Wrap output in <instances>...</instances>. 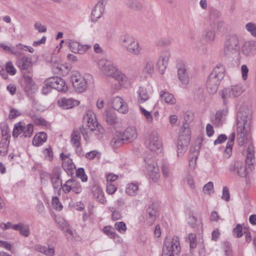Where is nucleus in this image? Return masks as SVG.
Masks as SVG:
<instances>
[{
    "mask_svg": "<svg viewBox=\"0 0 256 256\" xmlns=\"http://www.w3.org/2000/svg\"><path fill=\"white\" fill-rule=\"evenodd\" d=\"M138 92L139 96L138 100L140 103H143L149 99L150 96L146 88L140 87Z\"/></svg>",
    "mask_w": 256,
    "mask_h": 256,
    "instance_id": "nucleus-36",
    "label": "nucleus"
},
{
    "mask_svg": "<svg viewBox=\"0 0 256 256\" xmlns=\"http://www.w3.org/2000/svg\"><path fill=\"white\" fill-rule=\"evenodd\" d=\"M228 110L225 109L218 110L215 114L214 118L212 121L214 124L216 126H222L223 118L226 115Z\"/></svg>",
    "mask_w": 256,
    "mask_h": 256,
    "instance_id": "nucleus-26",
    "label": "nucleus"
},
{
    "mask_svg": "<svg viewBox=\"0 0 256 256\" xmlns=\"http://www.w3.org/2000/svg\"><path fill=\"white\" fill-rule=\"evenodd\" d=\"M239 49L238 38L236 36H232L224 42L223 54L226 57L230 58L236 54Z\"/></svg>",
    "mask_w": 256,
    "mask_h": 256,
    "instance_id": "nucleus-7",
    "label": "nucleus"
},
{
    "mask_svg": "<svg viewBox=\"0 0 256 256\" xmlns=\"http://www.w3.org/2000/svg\"><path fill=\"white\" fill-rule=\"evenodd\" d=\"M47 139V134L44 132H40L37 134L33 138V145L38 146L44 142Z\"/></svg>",
    "mask_w": 256,
    "mask_h": 256,
    "instance_id": "nucleus-31",
    "label": "nucleus"
},
{
    "mask_svg": "<svg viewBox=\"0 0 256 256\" xmlns=\"http://www.w3.org/2000/svg\"><path fill=\"white\" fill-rule=\"evenodd\" d=\"M138 190V184L132 182L128 184L126 189V192L129 196H134L137 194Z\"/></svg>",
    "mask_w": 256,
    "mask_h": 256,
    "instance_id": "nucleus-35",
    "label": "nucleus"
},
{
    "mask_svg": "<svg viewBox=\"0 0 256 256\" xmlns=\"http://www.w3.org/2000/svg\"><path fill=\"white\" fill-rule=\"evenodd\" d=\"M6 72L11 75H14L16 73V69L10 62H8L6 63Z\"/></svg>",
    "mask_w": 256,
    "mask_h": 256,
    "instance_id": "nucleus-60",
    "label": "nucleus"
},
{
    "mask_svg": "<svg viewBox=\"0 0 256 256\" xmlns=\"http://www.w3.org/2000/svg\"><path fill=\"white\" fill-rule=\"evenodd\" d=\"M52 208L58 211L62 210L63 208L62 204L57 196H53L52 198Z\"/></svg>",
    "mask_w": 256,
    "mask_h": 256,
    "instance_id": "nucleus-46",
    "label": "nucleus"
},
{
    "mask_svg": "<svg viewBox=\"0 0 256 256\" xmlns=\"http://www.w3.org/2000/svg\"><path fill=\"white\" fill-rule=\"evenodd\" d=\"M104 136V130L103 127L97 122V139L100 140Z\"/></svg>",
    "mask_w": 256,
    "mask_h": 256,
    "instance_id": "nucleus-63",
    "label": "nucleus"
},
{
    "mask_svg": "<svg viewBox=\"0 0 256 256\" xmlns=\"http://www.w3.org/2000/svg\"><path fill=\"white\" fill-rule=\"evenodd\" d=\"M110 210L112 212V220L116 221L121 218L122 214L120 211L114 210L113 208H110Z\"/></svg>",
    "mask_w": 256,
    "mask_h": 256,
    "instance_id": "nucleus-54",
    "label": "nucleus"
},
{
    "mask_svg": "<svg viewBox=\"0 0 256 256\" xmlns=\"http://www.w3.org/2000/svg\"><path fill=\"white\" fill-rule=\"evenodd\" d=\"M98 66L102 74L110 76L116 68V66L110 60L101 59L98 62Z\"/></svg>",
    "mask_w": 256,
    "mask_h": 256,
    "instance_id": "nucleus-12",
    "label": "nucleus"
},
{
    "mask_svg": "<svg viewBox=\"0 0 256 256\" xmlns=\"http://www.w3.org/2000/svg\"><path fill=\"white\" fill-rule=\"evenodd\" d=\"M112 108L120 114H125L128 112V104L120 96H116L112 99Z\"/></svg>",
    "mask_w": 256,
    "mask_h": 256,
    "instance_id": "nucleus-17",
    "label": "nucleus"
},
{
    "mask_svg": "<svg viewBox=\"0 0 256 256\" xmlns=\"http://www.w3.org/2000/svg\"><path fill=\"white\" fill-rule=\"evenodd\" d=\"M110 77L114 78L118 82L120 83V84L124 86L129 83L128 77L117 67Z\"/></svg>",
    "mask_w": 256,
    "mask_h": 256,
    "instance_id": "nucleus-21",
    "label": "nucleus"
},
{
    "mask_svg": "<svg viewBox=\"0 0 256 256\" xmlns=\"http://www.w3.org/2000/svg\"><path fill=\"white\" fill-rule=\"evenodd\" d=\"M70 81L74 90L78 92H82L88 87L87 78L83 76L79 72H74L70 77Z\"/></svg>",
    "mask_w": 256,
    "mask_h": 256,
    "instance_id": "nucleus-8",
    "label": "nucleus"
},
{
    "mask_svg": "<svg viewBox=\"0 0 256 256\" xmlns=\"http://www.w3.org/2000/svg\"><path fill=\"white\" fill-rule=\"evenodd\" d=\"M76 176L80 178L82 182H86L88 180L86 175L84 172V169L83 168H79L76 171Z\"/></svg>",
    "mask_w": 256,
    "mask_h": 256,
    "instance_id": "nucleus-56",
    "label": "nucleus"
},
{
    "mask_svg": "<svg viewBox=\"0 0 256 256\" xmlns=\"http://www.w3.org/2000/svg\"><path fill=\"white\" fill-rule=\"evenodd\" d=\"M170 55V52L168 50H163L160 53L157 62V66L161 74H164L168 64Z\"/></svg>",
    "mask_w": 256,
    "mask_h": 256,
    "instance_id": "nucleus-16",
    "label": "nucleus"
},
{
    "mask_svg": "<svg viewBox=\"0 0 256 256\" xmlns=\"http://www.w3.org/2000/svg\"><path fill=\"white\" fill-rule=\"evenodd\" d=\"M73 179H70L68 180L62 186V190L66 194L68 193L71 190H72Z\"/></svg>",
    "mask_w": 256,
    "mask_h": 256,
    "instance_id": "nucleus-50",
    "label": "nucleus"
},
{
    "mask_svg": "<svg viewBox=\"0 0 256 256\" xmlns=\"http://www.w3.org/2000/svg\"><path fill=\"white\" fill-rule=\"evenodd\" d=\"M126 141L122 133L118 132H116V135L112 138L111 144L114 148H118L124 143Z\"/></svg>",
    "mask_w": 256,
    "mask_h": 256,
    "instance_id": "nucleus-33",
    "label": "nucleus"
},
{
    "mask_svg": "<svg viewBox=\"0 0 256 256\" xmlns=\"http://www.w3.org/2000/svg\"><path fill=\"white\" fill-rule=\"evenodd\" d=\"M48 78L44 81V85L42 87V92L44 94H47L50 92L52 88L51 84H48Z\"/></svg>",
    "mask_w": 256,
    "mask_h": 256,
    "instance_id": "nucleus-61",
    "label": "nucleus"
},
{
    "mask_svg": "<svg viewBox=\"0 0 256 256\" xmlns=\"http://www.w3.org/2000/svg\"><path fill=\"white\" fill-rule=\"evenodd\" d=\"M97 200L102 204H105L106 200L102 189L97 186Z\"/></svg>",
    "mask_w": 256,
    "mask_h": 256,
    "instance_id": "nucleus-52",
    "label": "nucleus"
},
{
    "mask_svg": "<svg viewBox=\"0 0 256 256\" xmlns=\"http://www.w3.org/2000/svg\"><path fill=\"white\" fill-rule=\"evenodd\" d=\"M246 28L252 36L256 38V25L254 23H248L246 25Z\"/></svg>",
    "mask_w": 256,
    "mask_h": 256,
    "instance_id": "nucleus-51",
    "label": "nucleus"
},
{
    "mask_svg": "<svg viewBox=\"0 0 256 256\" xmlns=\"http://www.w3.org/2000/svg\"><path fill=\"white\" fill-rule=\"evenodd\" d=\"M19 231L20 234L25 237L28 236L30 234L29 226L27 225H24L23 224L22 225Z\"/></svg>",
    "mask_w": 256,
    "mask_h": 256,
    "instance_id": "nucleus-57",
    "label": "nucleus"
},
{
    "mask_svg": "<svg viewBox=\"0 0 256 256\" xmlns=\"http://www.w3.org/2000/svg\"><path fill=\"white\" fill-rule=\"evenodd\" d=\"M34 28L36 30H38L40 33L46 32V27L42 25L41 22H37L34 24Z\"/></svg>",
    "mask_w": 256,
    "mask_h": 256,
    "instance_id": "nucleus-59",
    "label": "nucleus"
},
{
    "mask_svg": "<svg viewBox=\"0 0 256 256\" xmlns=\"http://www.w3.org/2000/svg\"><path fill=\"white\" fill-rule=\"evenodd\" d=\"M48 84H51L54 89L58 92H66L68 90V86L64 80L59 76L50 77L48 78Z\"/></svg>",
    "mask_w": 256,
    "mask_h": 256,
    "instance_id": "nucleus-13",
    "label": "nucleus"
},
{
    "mask_svg": "<svg viewBox=\"0 0 256 256\" xmlns=\"http://www.w3.org/2000/svg\"><path fill=\"white\" fill-rule=\"evenodd\" d=\"M202 36L206 41L213 40L215 38L214 25L210 24L209 27L206 28L203 32Z\"/></svg>",
    "mask_w": 256,
    "mask_h": 256,
    "instance_id": "nucleus-28",
    "label": "nucleus"
},
{
    "mask_svg": "<svg viewBox=\"0 0 256 256\" xmlns=\"http://www.w3.org/2000/svg\"><path fill=\"white\" fill-rule=\"evenodd\" d=\"M104 232L110 238L114 239L118 237V235L114 232V229L110 226H106L103 228Z\"/></svg>",
    "mask_w": 256,
    "mask_h": 256,
    "instance_id": "nucleus-43",
    "label": "nucleus"
},
{
    "mask_svg": "<svg viewBox=\"0 0 256 256\" xmlns=\"http://www.w3.org/2000/svg\"><path fill=\"white\" fill-rule=\"evenodd\" d=\"M127 6L130 8L136 10L141 8V4L137 0H129L127 3Z\"/></svg>",
    "mask_w": 256,
    "mask_h": 256,
    "instance_id": "nucleus-49",
    "label": "nucleus"
},
{
    "mask_svg": "<svg viewBox=\"0 0 256 256\" xmlns=\"http://www.w3.org/2000/svg\"><path fill=\"white\" fill-rule=\"evenodd\" d=\"M105 120L110 124H114L117 122V118L115 114L107 110L104 116Z\"/></svg>",
    "mask_w": 256,
    "mask_h": 256,
    "instance_id": "nucleus-38",
    "label": "nucleus"
},
{
    "mask_svg": "<svg viewBox=\"0 0 256 256\" xmlns=\"http://www.w3.org/2000/svg\"><path fill=\"white\" fill-rule=\"evenodd\" d=\"M96 114L92 110H89L87 112L86 114L84 116L83 119L84 125L80 127L79 130L74 128L71 134L70 142L74 147H78L81 145V136L80 133L82 134L84 140H87L88 138V133L86 128L84 127H87L90 130V132H94L96 130Z\"/></svg>",
    "mask_w": 256,
    "mask_h": 256,
    "instance_id": "nucleus-1",
    "label": "nucleus"
},
{
    "mask_svg": "<svg viewBox=\"0 0 256 256\" xmlns=\"http://www.w3.org/2000/svg\"><path fill=\"white\" fill-rule=\"evenodd\" d=\"M61 171L59 169L54 170L52 174L43 172L40 174V178L42 180L44 177L50 178L54 190H56L60 186H62V180L60 179Z\"/></svg>",
    "mask_w": 256,
    "mask_h": 256,
    "instance_id": "nucleus-10",
    "label": "nucleus"
},
{
    "mask_svg": "<svg viewBox=\"0 0 256 256\" xmlns=\"http://www.w3.org/2000/svg\"><path fill=\"white\" fill-rule=\"evenodd\" d=\"M226 256H232L231 244L229 242H224L223 244Z\"/></svg>",
    "mask_w": 256,
    "mask_h": 256,
    "instance_id": "nucleus-53",
    "label": "nucleus"
},
{
    "mask_svg": "<svg viewBox=\"0 0 256 256\" xmlns=\"http://www.w3.org/2000/svg\"><path fill=\"white\" fill-rule=\"evenodd\" d=\"M229 170L232 172L236 173L240 176L244 178L246 176V169L242 161H236L230 164Z\"/></svg>",
    "mask_w": 256,
    "mask_h": 256,
    "instance_id": "nucleus-18",
    "label": "nucleus"
},
{
    "mask_svg": "<svg viewBox=\"0 0 256 256\" xmlns=\"http://www.w3.org/2000/svg\"><path fill=\"white\" fill-rule=\"evenodd\" d=\"M76 194H80L82 190V188L80 184L73 180L72 190Z\"/></svg>",
    "mask_w": 256,
    "mask_h": 256,
    "instance_id": "nucleus-58",
    "label": "nucleus"
},
{
    "mask_svg": "<svg viewBox=\"0 0 256 256\" xmlns=\"http://www.w3.org/2000/svg\"><path fill=\"white\" fill-rule=\"evenodd\" d=\"M256 50V44L253 41L245 42L242 47V52L246 56H249L254 53Z\"/></svg>",
    "mask_w": 256,
    "mask_h": 256,
    "instance_id": "nucleus-25",
    "label": "nucleus"
},
{
    "mask_svg": "<svg viewBox=\"0 0 256 256\" xmlns=\"http://www.w3.org/2000/svg\"><path fill=\"white\" fill-rule=\"evenodd\" d=\"M16 64L24 74H26V70H28L29 74L32 72L31 67L32 66V62L31 58L26 56H18Z\"/></svg>",
    "mask_w": 256,
    "mask_h": 256,
    "instance_id": "nucleus-15",
    "label": "nucleus"
},
{
    "mask_svg": "<svg viewBox=\"0 0 256 256\" xmlns=\"http://www.w3.org/2000/svg\"><path fill=\"white\" fill-rule=\"evenodd\" d=\"M24 76L25 80V88L24 90L28 94H30L34 92V82L32 80V75L30 74H24Z\"/></svg>",
    "mask_w": 256,
    "mask_h": 256,
    "instance_id": "nucleus-24",
    "label": "nucleus"
},
{
    "mask_svg": "<svg viewBox=\"0 0 256 256\" xmlns=\"http://www.w3.org/2000/svg\"><path fill=\"white\" fill-rule=\"evenodd\" d=\"M122 44L130 54L138 56L141 53L142 48L138 40L130 36H124L122 39Z\"/></svg>",
    "mask_w": 256,
    "mask_h": 256,
    "instance_id": "nucleus-4",
    "label": "nucleus"
},
{
    "mask_svg": "<svg viewBox=\"0 0 256 256\" xmlns=\"http://www.w3.org/2000/svg\"><path fill=\"white\" fill-rule=\"evenodd\" d=\"M180 250L179 238L174 236L172 239L166 238L162 248V253L170 256L178 254Z\"/></svg>",
    "mask_w": 256,
    "mask_h": 256,
    "instance_id": "nucleus-5",
    "label": "nucleus"
},
{
    "mask_svg": "<svg viewBox=\"0 0 256 256\" xmlns=\"http://www.w3.org/2000/svg\"><path fill=\"white\" fill-rule=\"evenodd\" d=\"M62 106L65 109H69L79 104V102L73 98H62L61 101L59 102Z\"/></svg>",
    "mask_w": 256,
    "mask_h": 256,
    "instance_id": "nucleus-30",
    "label": "nucleus"
},
{
    "mask_svg": "<svg viewBox=\"0 0 256 256\" xmlns=\"http://www.w3.org/2000/svg\"><path fill=\"white\" fill-rule=\"evenodd\" d=\"M154 70V66L153 62L151 61H148L144 66L142 72L146 75H150L153 72Z\"/></svg>",
    "mask_w": 256,
    "mask_h": 256,
    "instance_id": "nucleus-42",
    "label": "nucleus"
},
{
    "mask_svg": "<svg viewBox=\"0 0 256 256\" xmlns=\"http://www.w3.org/2000/svg\"><path fill=\"white\" fill-rule=\"evenodd\" d=\"M24 128L20 122L16 123L14 124L12 131V136L16 138H17L20 134L23 133Z\"/></svg>",
    "mask_w": 256,
    "mask_h": 256,
    "instance_id": "nucleus-47",
    "label": "nucleus"
},
{
    "mask_svg": "<svg viewBox=\"0 0 256 256\" xmlns=\"http://www.w3.org/2000/svg\"><path fill=\"white\" fill-rule=\"evenodd\" d=\"M39 252L44 254L48 256H54V248H47L45 246H40L38 247Z\"/></svg>",
    "mask_w": 256,
    "mask_h": 256,
    "instance_id": "nucleus-40",
    "label": "nucleus"
},
{
    "mask_svg": "<svg viewBox=\"0 0 256 256\" xmlns=\"http://www.w3.org/2000/svg\"><path fill=\"white\" fill-rule=\"evenodd\" d=\"M178 75L179 80L184 84H187L189 82V76L186 70L184 67L178 69Z\"/></svg>",
    "mask_w": 256,
    "mask_h": 256,
    "instance_id": "nucleus-32",
    "label": "nucleus"
},
{
    "mask_svg": "<svg viewBox=\"0 0 256 256\" xmlns=\"http://www.w3.org/2000/svg\"><path fill=\"white\" fill-rule=\"evenodd\" d=\"M24 128L22 136L25 138L30 137L34 132V127L32 124H28L26 126H22Z\"/></svg>",
    "mask_w": 256,
    "mask_h": 256,
    "instance_id": "nucleus-44",
    "label": "nucleus"
},
{
    "mask_svg": "<svg viewBox=\"0 0 256 256\" xmlns=\"http://www.w3.org/2000/svg\"><path fill=\"white\" fill-rule=\"evenodd\" d=\"M122 134L124 140L130 142L136 139L138 136L136 128L134 126H128Z\"/></svg>",
    "mask_w": 256,
    "mask_h": 256,
    "instance_id": "nucleus-22",
    "label": "nucleus"
},
{
    "mask_svg": "<svg viewBox=\"0 0 256 256\" xmlns=\"http://www.w3.org/2000/svg\"><path fill=\"white\" fill-rule=\"evenodd\" d=\"M188 240L190 242V250L196 248L197 246L196 237L195 234L190 233L188 234Z\"/></svg>",
    "mask_w": 256,
    "mask_h": 256,
    "instance_id": "nucleus-48",
    "label": "nucleus"
},
{
    "mask_svg": "<svg viewBox=\"0 0 256 256\" xmlns=\"http://www.w3.org/2000/svg\"><path fill=\"white\" fill-rule=\"evenodd\" d=\"M222 198L226 202H228L230 200V192L228 188L226 186L223 187Z\"/></svg>",
    "mask_w": 256,
    "mask_h": 256,
    "instance_id": "nucleus-62",
    "label": "nucleus"
},
{
    "mask_svg": "<svg viewBox=\"0 0 256 256\" xmlns=\"http://www.w3.org/2000/svg\"><path fill=\"white\" fill-rule=\"evenodd\" d=\"M242 226L240 224H237L233 230L234 234H236L237 238H240L242 236Z\"/></svg>",
    "mask_w": 256,
    "mask_h": 256,
    "instance_id": "nucleus-64",
    "label": "nucleus"
},
{
    "mask_svg": "<svg viewBox=\"0 0 256 256\" xmlns=\"http://www.w3.org/2000/svg\"><path fill=\"white\" fill-rule=\"evenodd\" d=\"M252 114L248 108H242L238 112L237 124V139L246 138L248 130L251 124Z\"/></svg>",
    "mask_w": 256,
    "mask_h": 256,
    "instance_id": "nucleus-2",
    "label": "nucleus"
},
{
    "mask_svg": "<svg viewBox=\"0 0 256 256\" xmlns=\"http://www.w3.org/2000/svg\"><path fill=\"white\" fill-rule=\"evenodd\" d=\"M114 228L120 234H125L126 230V226L123 222H118L114 224Z\"/></svg>",
    "mask_w": 256,
    "mask_h": 256,
    "instance_id": "nucleus-45",
    "label": "nucleus"
},
{
    "mask_svg": "<svg viewBox=\"0 0 256 256\" xmlns=\"http://www.w3.org/2000/svg\"><path fill=\"white\" fill-rule=\"evenodd\" d=\"M147 166L148 175L150 178L154 182L158 180L160 176L159 168L157 164L154 160L146 158L144 160Z\"/></svg>",
    "mask_w": 256,
    "mask_h": 256,
    "instance_id": "nucleus-11",
    "label": "nucleus"
},
{
    "mask_svg": "<svg viewBox=\"0 0 256 256\" xmlns=\"http://www.w3.org/2000/svg\"><path fill=\"white\" fill-rule=\"evenodd\" d=\"M242 84L231 86L230 88L224 89L221 93V96L224 100V104H226V99L230 98H236L240 96L244 91Z\"/></svg>",
    "mask_w": 256,
    "mask_h": 256,
    "instance_id": "nucleus-9",
    "label": "nucleus"
},
{
    "mask_svg": "<svg viewBox=\"0 0 256 256\" xmlns=\"http://www.w3.org/2000/svg\"><path fill=\"white\" fill-rule=\"evenodd\" d=\"M44 158L48 160H52L53 158V152L51 148H46L43 151Z\"/></svg>",
    "mask_w": 256,
    "mask_h": 256,
    "instance_id": "nucleus-55",
    "label": "nucleus"
},
{
    "mask_svg": "<svg viewBox=\"0 0 256 256\" xmlns=\"http://www.w3.org/2000/svg\"><path fill=\"white\" fill-rule=\"evenodd\" d=\"M190 135L189 124L184 122L180 128L177 143V152L178 156H182L186 150L190 140Z\"/></svg>",
    "mask_w": 256,
    "mask_h": 256,
    "instance_id": "nucleus-3",
    "label": "nucleus"
},
{
    "mask_svg": "<svg viewBox=\"0 0 256 256\" xmlns=\"http://www.w3.org/2000/svg\"><path fill=\"white\" fill-rule=\"evenodd\" d=\"M220 80L210 75L206 82L207 92L210 94H214L218 90Z\"/></svg>",
    "mask_w": 256,
    "mask_h": 256,
    "instance_id": "nucleus-20",
    "label": "nucleus"
},
{
    "mask_svg": "<svg viewBox=\"0 0 256 256\" xmlns=\"http://www.w3.org/2000/svg\"><path fill=\"white\" fill-rule=\"evenodd\" d=\"M156 212V207L154 204H150L146 208V220L150 224H152L155 221Z\"/></svg>",
    "mask_w": 256,
    "mask_h": 256,
    "instance_id": "nucleus-23",
    "label": "nucleus"
},
{
    "mask_svg": "<svg viewBox=\"0 0 256 256\" xmlns=\"http://www.w3.org/2000/svg\"><path fill=\"white\" fill-rule=\"evenodd\" d=\"M161 100L169 104H174L176 102V100L174 96L168 92L161 91L160 94Z\"/></svg>",
    "mask_w": 256,
    "mask_h": 256,
    "instance_id": "nucleus-29",
    "label": "nucleus"
},
{
    "mask_svg": "<svg viewBox=\"0 0 256 256\" xmlns=\"http://www.w3.org/2000/svg\"><path fill=\"white\" fill-rule=\"evenodd\" d=\"M235 137V132H234L232 133L229 137L228 140L227 142L226 146L224 152V154H226V155L228 157L230 156L232 152V148L234 145Z\"/></svg>",
    "mask_w": 256,
    "mask_h": 256,
    "instance_id": "nucleus-34",
    "label": "nucleus"
},
{
    "mask_svg": "<svg viewBox=\"0 0 256 256\" xmlns=\"http://www.w3.org/2000/svg\"><path fill=\"white\" fill-rule=\"evenodd\" d=\"M225 68L224 66L218 64L210 75L222 80L224 76Z\"/></svg>",
    "mask_w": 256,
    "mask_h": 256,
    "instance_id": "nucleus-27",
    "label": "nucleus"
},
{
    "mask_svg": "<svg viewBox=\"0 0 256 256\" xmlns=\"http://www.w3.org/2000/svg\"><path fill=\"white\" fill-rule=\"evenodd\" d=\"M198 156V152H192L190 156L189 166L191 169H194L196 165V159Z\"/></svg>",
    "mask_w": 256,
    "mask_h": 256,
    "instance_id": "nucleus-39",
    "label": "nucleus"
},
{
    "mask_svg": "<svg viewBox=\"0 0 256 256\" xmlns=\"http://www.w3.org/2000/svg\"><path fill=\"white\" fill-rule=\"evenodd\" d=\"M140 110L141 114L144 116L148 123L151 124L154 118L151 112L148 111L142 106H140Z\"/></svg>",
    "mask_w": 256,
    "mask_h": 256,
    "instance_id": "nucleus-41",
    "label": "nucleus"
},
{
    "mask_svg": "<svg viewBox=\"0 0 256 256\" xmlns=\"http://www.w3.org/2000/svg\"><path fill=\"white\" fill-rule=\"evenodd\" d=\"M56 222L58 224L60 230L64 233L67 238H72L76 236V231L73 230L72 226L65 220L59 218L56 220Z\"/></svg>",
    "mask_w": 256,
    "mask_h": 256,
    "instance_id": "nucleus-14",
    "label": "nucleus"
},
{
    "mask_svg": "<svg viewBox=\"0 0 256 256\" xmlns=\"http://www.w3.org/2000/svg\"><path fill=\"white\" fill-rule=\"evenodd\" d=\"M66 44H68L72 52L76 54H84L90 48L88 45H80L75 41L69 40V42H66Z\"/></svg>",
    "mask_w": 256,
    "mask_h": 256,
    "instance_id": "nucleus-19",
    "label": "nucleus"
},
{
    "mask_svg": "<svg viewBox=\"0 0 256 256\" xmlns=\"http://www.w3.org/2000/svg\"><path fill=\"white\" fill-rule=\"evenodd\" d=\"M10 140H2L0 142V156H5L7 154Z\"/></svg>",
    "mask_w": 256,
    "mask_h": 256,
    "instance_id": "nucleus-37",
    "label": "nucleus"
},
{
    "mask_svg": "<svg viewBox=\"0 0 256 256\" xmlns=\"http://www.w3.org/2000/svg\"><path fill=\"white\" fill-rule=\"evenodd\" d=\"M146 146L151 151L156 152L162 148V141L156 130H152L148 134L146 138Z\"/></svg>",
    "mask_w": 256,
    "mask_h": 256,
    "instance_id": "nucleus-6",
    "label": "nucleus"
}]
</instances>
